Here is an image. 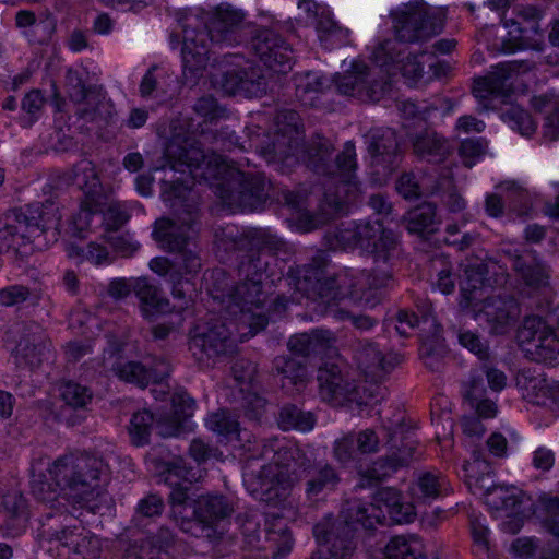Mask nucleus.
Segmentation results:
<instances>
[{"label": "nucleus", "instance_id": "24", "mask_svg": "<svg viewBox=\"0 0 559 559\" xmlns=\"http://www.w3.org/2000/svg\"><path fill=\"white\" fill-rule=\"evenodd\" d=\"M160 476L171 491L169 502L173 507H186L189 500V486L202 477V469L197 466H190L182 457H175L165 463V468Z\"/></svg>", "mask_w": 559, "mask_h": 559}, {"label": "nucleus", "instance_id": "59", "mask_svg": "<svg viewBox=\"0 0 559 559\" xmlns=\"http://www.w3.org/2000/svg\"><path fill=\"white\" fill-rule=\"evenodd\" d=\"M538 502L540 509L545 512V523L549 532L559 536V497L544 495Z\"/></svg>", "mask_w": 559, "mask_h": 559}, {"label": "nucleus", "instance_id": "32", "mask_svg": "<svg viewBox=\"0 0 559 559\" xmlns=\"http://www.w3.org/2000/svg\"><path fill=\"white\" fill-rule=\"evenodd\" d=\"M271 372L285 390H300L308 380L307 365L289 355L276 356L272 361Z\"/></svg>", "mask_w": 559, "mask_h": 559}, {"label": "nucleus", "instance_id": "51", "mask_svg": "<svg viewBox=\"0 0 559 559\" xmlns=\"http://www.w3.org/2000/svg\"><path fill=\"white\" fill-rule=\"evenodd\" d=\"M206 427L213 432L226 438L238 436L239 432L238 420L225 409H219L211 414L206 419Z\"/></svg>", "mask_w": 559, "mask_h": 559}, {"label": "nucleus", "instance_id": "43", "mask_svg": "<svg viewBox=\"0 0 559 559\" xmlns=\"http://www.w3.org/2000/svg\"><path fill=\"white\" fill-rule=\"evenodd\" d=\"M516 385L523 393V397L533 403H542L548 392L546 379L540 374H534L531 370H522L516 376Z\"/></svg>", "mask_w": 559, "mask_h": 559}, {"label": "nucleus", "instance_id": "26", "mask_svg": "<svg viewBox=\"0 0 559 559\" xmlns=\"http://www.w3.org/2000/svg\"><path fill=\"white\" fill-rule=\"evenodd\" d=\"M276 135L270 148L272 158L287 160L295 156L300 144V118L295 110L284 109L275 117Z\"/></svg>", "mask_w": 559, "mask_h": 559}, {"label": "nucleus", "instance_id": "28", "mask_svg": "<svg viewBox=\"0 0 559 559\" xmlns=\"http://www.w3.org/2000/svg\"><path fill=\"white\" fill-rule=\"evenodd\" d=\"M366 140L373 164L383 166L384 174H391L400 157L395 131L391 128H373L366 134Z\"/></svg>", "mask_w": 559, "mask_h": 559}, {"label": "nucleus", "instance_id": "4", "mask_svg": "<svg viewBox=\"0 0 559 559\" xmlns=\"http://www.w3.org/2000/svg\"><path fill=\"white\" fill-rule=\"evenodd\" d=\"M332 236L335 240L333 249L359 247L371 257L373 269L353 274L356 281L349 285L354 287L352 292L356 299H362L366 307L373 308L380 301L379 290L394 284V269L402 253L399 237L384 228L379 219L342 224Z\"/></svg>", "mask_w": 559, "mask_h": 559}, {"label": "nucleus", "instance_id": "3", "mask_svg": "<svg viewBox=\"0 0 559 559\" xmlns=\"http://www.w3.org/2000/svg\"><path fill=\"white\" fill-rule=\"evenodd\" d=\"M165 156L174 169L185 173L181 167H186L194 183H207L230 209L255 211L267 198V183L263 175L245 174L229 168L222 155H207L187 139H171L166 146Z\"/></svg>", "mask_w": 559, "mask_h": 559}, {"label": "nucleus", "instance_id": "55", "mask_svg": "<svg viewBox=\"0 0 559 559\" xmlns=\"http://www.w3.org/2000/svg\"><path fill=\"white\" fill-rule=\"evenodd\" d=\"M484 265H478L476 269L466 270V281L462 284V292L469 304H474L478 299V290H481L485 284Z\"/></svg>", "mask_w": 559, "mask_h": 559}, {"label": "nucleus", "instance_id": "13", "mask_svg": "<svg viewBox=\"0 0 559 559\" xmlns=\"http://www.w3.org/2000/svg\"><path fill=\"white\" fill-rule=\"evenodd\" d=\"M228 322L211 319L198 324L191 332L189 350L199 364L209 365L217 357L233 354L236 350L235 332L248 333L230 317Z\"/></svg>", "mask_w": 559, "mask_h": 559}, {"label": "nucleus", "instance_id": "34", "mask_svg": "<svg viewBox=\"0 0 559 559\" xmlns=\"http://www.w3.org/2000/svg\"><path fill=\"white\" fill-rule=\"evenodd\" d=\"M403 222L408 233L419 236L435 233L440 225L437 206L430 202H424L409 210L403 216Z\"/></svg>", "mask_w": 559, "mask_h": 559}, {"label": "nucleus", "instance_id": "8", "mask_svg": "<svg viewBox=\"0 0 559 559\" xmlns=\"http://www.w3.org/2000/svg\"><path fill=\"white\" fill-rule=\"evenodd\" d=\"M243 14L231 7H218L209 24L202 29L182 26V63L192 74L204 69L209 61V45L235 46L240 43L239 28Z\"/></svg>", "mask_w": 559, "mask_h": 559}, {"label": "nucleus", "instance_id": "20", "mask_svg": "<svg viewBox=\"0 0 559 559\" xmlns=\"http://www.w3.org/2000/svg\"><path fill=\"white\" fill-rule=\"evenodd\" d=\"M312 532L319 548L310 559H352L356 544L348 530L332 525L331 516L317 523Z\"/></svg>", "mask_w": 559, "mask_h": 559}, {"label": "nucleus", "instance_id": "45", "mask_svg": "<svg viewBox=\"0 0 559 559\" xmlns=\"http://www.w3.org/2000/svg\"><path fill=\"white\" fill-rule=\"evenodd\" d=\"M154 424L153 414L143 409L132 415L129 424L131 443L135 447H143L150 442L151 430Z\"/></svg>", "mask_w": 559, "mask_h": 559}, {"label": "nucleus", "instance_id": "12", "mask_svg": "<svg viewBox=\"0 0 559 559\" xmlns=\"http://www.w3.org/2000/svg\"><path fill=\"white\" fill-rule=\"evenodd\" d=\"M393 29L400 43H423L440 34L444 27L445 10L431 7L424 0H411L391 11Z\"/></svg>", "mask_w": 559, "mask_h": 559}, {"label": "nucleus", "instance_id": "58", "mask_svg": "<svg viewBox=\"0 0 559 559\" xmlns=\"http://www.w3.org/2000/svg\"><path fill=\"white\" fill-rule=\"evenodd\" d=\"M355 433H348L334 442V457L342 464L355 461L359 456V450Z\"/></svg>", "mask_w": 559, "mask_h": 559}, {"label": "nucleus", "instance_id": "9", "mask_svg": "<svg viewBox=\"0 0 559 559\" xmlns=\"http://www.w3.org/2000/svg\"><path fill=\"white\" fill-rule=\"evenodd\" d=\"M399 57L396 43L384 40L373 51V60L378 67L369 68L362 62H354L350 71L335 79L337 91L361 102H378L388 85L382 68L399 62Z\"/></svg>", "mask_w": 559, "mask_h": 559}, {"label": "nucleus", "instance_id": "6", "mask_svg": "<svg viewBox=\"0 0 559 559\" xmlns=\"http://www.w3.org/2000/svg\"><path fill=\"white\" fill-rule=\"evenodd\" d=\"M176 219L160 218L154 224L152 236L157 245L165 251L175 253L171 262L165 257H156L150 261V269L170 278L171 272H183L194 275L201 269V258L194 241L195 225L199 217L197 204H180Z\"/></svg>", "mask_w": 559, "mask_h": 559}, {"label": "nucleus", "instance_id": "23", "mask_svg": "<svg viewBox=\"0 0 559 559\" xmlns=\"http://www.w3.org/2000/svg\"><path fill=\"white\" fill-rule=\"evenodd\" d=\"M519 316L520 306L516 299L507 293L486 297L477 312V318L484 320L493 334H504Z\"/></svg>", "mask_w": 559, "mask_h": 559}, {"label": "nucleus", "instance_id": "47", "mask_svg": "<svg viewBox=\"0 0 559 559\" xmlns=\"http://www.w3.org/2000/svg\"><path fill=\"white\" fill-rule=\"evenodd\" d=\"M447 479L441 474L424 473L417 481L416 495L423 501L433 500L447 492Z\"/></svg>", "mask_w": 559, "mask_h": 559}, {"label": "nucleus", "instance_id": "18", "mask_svg": "<svg viewBox=\"0 0 559 559\" xmlns=\"http://www.w3.org/2000/svg\"><path fill=\"white\" fill-rule=\"evenodd\" d=\"M234 512V503L224 495H201L192 502V519H183L181 530L192 536L211 537L213 524L228 518Z\"/></svg>", "mask_w": 559, "mask_h": 559}, {"label": "nucleus", "instance_id": "37", "mask_svg": "<svg viewBox=\"0 0 559 559\" xmlns=\"http://www.w3.org/2000/svg\"><path fill=\"white\" fill-rule=\"evenodd\" d=\"M5 513V527L11 534H20L28 520L27 504L19 490H10L2 496L1 502Z\"/></svg>", "mask_w": 559, "mask_h": 559}, {"label": "nucleus", "instance_id": "35", "mask_svg": "<svg viewBox=\"0 0 559 559\" xmlns=\"http://www.w3.org/2000/svg\"><path fill=\"white\" fill-rule=\"evenodd\" d=\"M64 176L67 183L78 186L92 201L102 192V183L98 174L95 165L91 160H80Z\"/></svg>", "mask_w": 559, "mask_h": 559}, {"label": "nucleus", "instance_id": "11", "mask_svg": "<svg viewBox=\"0 0 559 559\" xmlns=\"http://www.w3.org/2000/svg\"><path fill=\"white\" fill-rule=\"evenodd\" d=\"M59 216L53 203H34L24 209H14L7 213L4 224L0 228V254L16 245V239L39 241V238L51 233L57 239Z\"/></svg>", "mask_w": 559, "mask_h": 559}, {"label": "nucleus", "instance_id": "50", "mask_svg": "<svg viewBox=\"0 0 559 559\" xmlns=\"http://www.w3.org/2000/svg\"><path fill=\"white\" fill-rule=\"evenodd\" d=\"M242 82L239 94L248 97H261L266 93L267 83L260 69L249 68L242 71Z\"/></svg>", "mask_w": 559, "mask_h": 559}, {"label": "nucleus", "instance_id": "48", "mask_svg": "<svg viewBox=\"0 0 559 559\" xmlns=\"http://www.w3.org/2000/svg\"><path fill=\"white\" fill-rule=\"evenodd\" d=\"M501 118L513 130L519 131V133L524 136H530L536 131L537 128V124L533 120L532 116L520 106H510L502 112Z\"/></svg>", "mask_w": 559, "mask_h": 559}, {"label": "nucleus", "instance_id": "31", "mask_svg": "<svg viewBox=\"0 0 559 559\" xmlns=\"http://www.w3.org/2000/svg\"><path fill=\"white\" fill-rule=\"evenodd\" d=\"M52 536L82 559H97L100 556V540L82 526L66 527Z\"/></svg>", "mask_w": 559, "mask_h": 559}, {"label": "nucleus", "instance_id": "15", "mask_svg": "<svg viewBox=\"0 0 559 559\" xmlns=\"http://www.w3.org/2000/svg\"><path fill=\"white\" fill-rule=\"evenodd\" d=\"M385 513L395 523H409L415 516L413 507L403 503L401 499L388 511H384L382 507L374 503L364 502L360 499H350L345 501L342 507V520L334 521L332 519V525L348 530L354 542V531L358 530V527L364 530L374 528L377 524L382 523L385 519Z\"/></svg>", "mask_w": 559, "mask_h": 559}, {"label": "nucleus", "instance_id": "10", "mask_svg": "<svg viewBox=\"0 0 559 559\" xmlns=\"http://www.w3.org/2000/svg\"><path fill=\"white\" fill-rule=\"evenodd\" d=\"M328 258L324 252H318L310 263L304 265L290 266L287 272L289 284L302 294H313L319 298V305L328 306L332 301H340L346 297L356 302L365 305L362 299H356L349 285L356 281L352 274H338L336 276H325Z\"/></svg>", "mask_w": 559, "mask_h": 559}, {"label": "nucleus", "instance_id": "61", "mask_svg": "<svg viewBox=\"0 0 559 559\" xmlns=\"http://www.w3.org/2000/svg\"><path fill=\"white\" fill-rule=\"evenodd\" d=\"M163 510V499L158 495L151 493L139 501L135 511V520L139 521L140 519H153L155 516H159Z\"/></svg>", "mask_w": 559, "mask_h": 559}, {"label": "nucleus", "instance_id": "1", "mask_svg": "<svg viewBox=\"0 0 559 559\" xmlns=\"http://www.w3.org/2000/svg\"><path fill=\"white\" fill-rule=\"evenodd\" d=\"M215 243L225 252H246L239 264L242 280L227 294L226 313L248 333H240V342L262 331L269 323L264 306L267 293L264 283L269 278V269L273 257L284 250L285 242L265 228H238L227 225L215 229Z\"/></svg>", "mask_w": 559, "mask_h": 559}, {"label": "nucleus", "instance_id": "53", "mask_svg": "<svg viewBox=\"0 0 559 559\" xmlns=\"http://www.w3.org/2000/svg\"><path fill=\"white\" fill-rule=\"evenodd\" d=\"M242 394V408L246 416L251 420H260L265 412L266 400L253 388H240Z\"/></svg>", "mask_w": 559, "mask_h": 559}, {"label": "nucleus", "instance_id": "29", "mask_svg": "<svg viewBox=\"0 0 559 559\" xmlns=\"http://www.w3.org/2000/svg\"><path fill=\"white\" fill-rule=\"evenodd\" d=\"M512 269L521 282L532 292L549 286L550 267L535 252H526L512 259Z\"/></svg>", "mask_w": 559, "mask_h": 559}, {"label": "nucleus", "instance_id": "2", "mask_svg": "<svg viewBox=\"0 0 559 559\" xmlns=\"http://www.w3.org/2000/svg\"><path fill=\"white\" fill-rule=\"evenodd\" d=\"M261 455L271 462L253 476L251 491L272 506L284 502L295 484H302L307 499L317 501L334 491L341 481L331 464L316 462L305 450L285 440L265 441Z\"/></svg>", "mask_w": 559, "mask_h": 559}, {"label": "nucleus", "instance_id": "22", "mask_svg": "<svg viewBox=\"0 0 559 559\" xmlns=\"http://www.w3.org/2000/svg\"><path fill=\"white\" fill-rule=\"evenodd\" d=\"M531 69L527 61H509L493 67L487 75L477 78L473 85V95L479 100L483 110L493 108L490 102L493 97L504 95L508 81L513 73L526 72Z\"/></svg>", "mask_w": 559, "mask_h": 559}, {"label": "nucleus", "instance_id": "57", "mask_svg": "<svg viewBox=\"0 0 559 559\" xmlns=\"http://www.w3.org/2000/svg\"><path fill=\"white\" fill-rule=\"evenodd\" d=\"M257 365L243 357L237 358L231 366V373L235 381L241 386L253 388V381L257 376Z\"/></svg>", "mask_w": 559, "mask_h": 559}, {"label": "nucleus", "instance_id": "21", "mask_svg": "<svg viewBox=\"0 0 559 559\" xmlns=\"http://www.w3.org/2000/svg\"><path fill=\"white\" fill-rule=\"evenodd\" d=\"M251 45L255 55L270 70L276 73H287L292 70L293 49L273 28L258 29Z\"/></svg>", "mask_w": 559, "mask_h": 559}, {"label": "nucleus", "instance_id": "63", "mask_svg": "<svg viewBox=\"0 0 559 559\" xmlns=\"http://www.w3.org/2000/svg\"><path fill=\"white\" fill-rule=\"evenodd\" d=\"M193 108L206 121H213L225 116V109L217 104L213 96L200 97Z\"/></svg>", "mask_w": 559, "mask_h": 559}, {"label": "nucleus", "instance_id": "44", "mask_svg": "<svg viewBox=\"0 0 559 559\" xmlns=\"http://www.w3.org/2000/svg\"><path fill=\"white\" fill-rule=\"evenodd\" d=\"M60 395L64 404L75 411H85L93 400V391L87 385L75 381L63 383Z\"/></svg>", "mask_w": 559, "mask_h": 559}, {"label": "nucleus", "instance_id": "30", "mask_svg": "<svg viewBox=\"0 0 559 559\" xmlns=\"http://www.w3.org/2000/svg\"><path fill=\"white\" fill-rule=\"evenodd\" d=\"M335 345V336L329 330L294 334L287 342L289 352L302 358L326 355Z\"/></svg>", "mask_w": 559, "mask_h": 559}, {"label": "nucleus", "instance_id": "16", "mask_svg": "<svg viewBox=\"0 0 559 559\" xmlns=\"http://www.w3.org/2000/svg\"><path fill=\"white\" fill-rule=\"evenodd\" d=\"M385 429L391 453L379 457L365 472L364 478L369 481L383 480L400 467L407 465L414 457L415 445L411 437V427L405 424L404 416L399 414L396 419L390 420Z\"/></svg>", "mask_w": 559, "mask_h": 559}, {"label": "nucleus", "instance_id": "42", "mask_svg": "<svg viewBox=\"0 0 559 559\" xmlns=\"http://www.w3.org/2000/svg\"><path fill=\"white\" fill-rule=\"evenodd\" d=\"M314 424V415L311 412L300 409L296 405H285L278 414V425L283 430L310 431Z\"/></svg>", "mask_w": 559, "mask_h": 559}, {"label": "nucleus", "instance_id": "19", "mask_svg": "<svg viewBox=\"0 0 559 559\" xmlns=\"http://www.w3.org/2000/svg\"><path fill=\"white\" fill-rule=\"evenodd\" d=\"M317 380L319 393L328 402L367 405L371 397L366 394L365 386L349 381L344 374L342 366L336 362H324L318 370Z\"/></svg>", "mask_w": 559, "mask_h": 559}, {"label": "nucleus", "instance_id": "40", "mask_svg": "<svg viewBox=\"0 0 559 559\" xmlns=\"http://www.w3.org/2000/svg\"><path fill=\"white\" fill-rule=\"evenodd\" d=\"M265 538L275 547L274 557H285L294 545L290 530L282 516L265 522Z\"/></svg>", "mask_w": 559, "mask_h": 559}, {"label": "nucleus", "instance_id": "27", "mask_svg": "<svg viewBox=\"0 0 559 559\" xmlns=\"http://www.w3.org/2000/svg\"><path fill=\"white\" fill-rule=\"evenodd\" d=\"M407 140L412 144L416 156L429 163H441L449 153V146L443 136L426 123L418 124L412 129L407 126Z\"/></svg>", "mask_w": 559, "mask_h": 559}, {"label": "nucleus", "instance_id": "62", "mask_svg": "<svg viewBox=\"0 0 559 559\" xmlns=\"http://www.w3.org/2000/svg\"><path fill=\"white\" fill-rule=\"evenodd\" d=\"M31 289L24 285H10L0 289V305L13 307L25 302L31 297Z\"/></svg>", "mask_w": 559, "mask_h": 559}, {"label": "nucleus", "instance_id": "39", "mask_svg": "<svg viewBox=\"0 0 559 559\" xmlns=\"http://www.w3.org/2000/svg\"><path fill=\"white\" fill-rule=\"evenodd\" d=\"M532 106L539 112H547L543 126L544 136L550 141L559 139V99L554 95L535 96Z\"/></svg>", "mask_w": 559, "mask_h": 559}, {"label": "nucleus", "instance_id": "17", "mask_svg": "<svg viewBox=\"0 0 559 559\" xmlns=\"http://www.w3.org/2000/svg\"><path fill=\"white\" fill-rule=\"evenodd\" d=\"M513 13L516 17H507L506 14L502 16L503 26L508 33L499 50L504 53L524 49L542 50L543 36L538 23L542 12L535 7H525L514 8Z\"/></svg>", "mask_w": 559, "mask_h": 559}, {"label": "nucleus", "instance_id": "14", "mask_svg": "<svg viewBox=\"0 0 559 559\" xmlns=\"http://www.w3.org/2000/svg\"><path fill=\"white\" fill-rule=\"evenodd\" d=\"M518 341L525 357L537 364H559V326L551 317L527 316L518 330Z\"/></svg>", "mask_w": 559, "mask_h": 559}, {"label": "nucleus", "instance_id": "46", "mask_svg": "<svg viewBox=\"0 0 559 559\" xmlns=\"http://www.w3.org/2000/svg\"><path fill=\"white\" fill-rule=\"evenodd\" d=\"M500 187L507 192L510 210L521 218L528 216L532 202L526 189L515 181H504Z\"/></svg>", "mask_w": 559, "mask_h": 559}, {"label": "nucleus", "instance_id": "36", "mask_svg": "<svg viewBox=\"0 0 559 559\" xmlns=\"http://www.w3.org/2000/svg\"><path fill=\"white\" fill-rule=\"evenodd\" d=\"M134 295L139 298L145 317L166 312L168 309L169 302L163 296L162 289L147 277L135 278Z\"/></svg>", "mask_w": 559, "mask_h": 559}, {"label": "nucleus", "instance_id": "38", "mask_svg": "<svg viewBox=\"0 0 559 559\" xmlns=\"http://www.w3.org/2000/svg\"><path fill=\"white\" fill-rule=\"evenodd\" d=\"M386 559H428L420 539L394 536L384 547Z\"/></svg>", "mask_w": 559, "mask_h": 559}, {"label": "nucleus", "instance_id": "33", "mask_svg": "<svg viewBox=\"0 0 559 559\" xmlns=\"http://www.w3.org/2000/svg\"><path fill=\"white\" fill-rule=\"evenodd\" d=\"M33 328H38L34 324H19L15 332L21 334L20 340L16 342L12 356L14 364L17 368H35L41 359V347L38 345L39 337L33 332Z\"/></svg>", "mask_w": 559, "mask_h": 559}, {"label": "nucleus", "instance_id": "5", "mask_svg": "<svg viewBox=\"0 0 559 559\" xmlns=\"http://www.w3.org/2000/svg\"><path fill=\"white\" fill-rule=\"evenodd\" d=\"M333 151L329 140L318 138L307 150V166L330 183L323 193L329 214H343L359 193L356 148L352 141H347L335 156Z\"/></svg>", "mask_w": 559, "mask_h": 559}, {"label": "nucleus", "instance_id": "7", "mask_svg": "<svg viewBox=\"0 0 559 559\" xmlns=\"http://www.w3.org/2000/svg\"><path fill=\"white\" fill-rule=\"evenodd\" d=\"M48 473L69 501L83 506L99 495L110 469L99 455L69 452L58 456Z\"/></svg>", "mask_w": 559, "mask_h": 559}, {"label": "nucleus", "instance_id": "54", "mask_svg": "<svg viewBox=\"0 0 559 559\" xmlns=\"http://www.w3.org/2000/svg\"><path fill=\"white\" fill-rule=\"evenodd\" d=\"M485 393L484 372H481L479 368L472 370L468 379L462 384L463 399L468 402L471 407H474L475 403L483 399Z\"/></svg>", "mask_w": 559, "mask_h": 559}, {"label": "nucleus", "instance_id": "52", "mask_svg": "<svg viewBox=\"0 0 559 559\" xmlns=\"http://www.w3.org/2000/svg\"><path fill=\"white\" fill-rule=\"evenodd\" d=\"M45 99L37 90L27 93L21 103L22 115L19 118L23 128L31 127L40 116Z\"/></svg>", "mask_w": 559, "mask_h": 559}, {"label": "nucleus", "instance_id": "56", "mask_svg": "<svg viewBox=\"0 0 559 559\" xmlns=\"http://www.w3.org/2000/svg\"><path fill=\"white\" fill-rule=\"evenodd\" d=\"M433 323V318L429 313H423L419 318L416 313L409 312L407 310H400L396 314V332L406 337L409 334L411 330H414L416 326H420L421 324Z\"/></svg>", "mask_w": 559, "mask_h": 559}, {"label": "nucleus", "instance_id": "49", "mask_svg": "<svg viewBox=\"0 0 559 559\" xmlns=\"http://www.w3.org/2000/svg\"><path fill=\"white\" fill-rule=\"evenodd\" d=\"M338 301H332L322 310V313L332 317L338 321H349L356 329L361 331L371 330L377 320L365 314H353L349 311L338 307Z\"/></svg>", "mask_w": 559, "mask_h": 559}, {"label": "nucleus", "instance_id": "60", "mask_svg": "<svg viewBox=\"0 0 559 559\" xmlns=\"http://www.w3.org/2000/svg\"><path fill=\"white\" fill-rule=\"evenodd\" d=\"M487 143L484 139H467L462 141L460 145V155L463 164L472 168L476 160L486 153Z\"/></svg>", "mask_w": 559, "mask_h": 559}, {"label": "nucleus", "instance_id": "25", "mask_svg": "<svg viewBox=\"0 0 559 559\" xmlns=\"http://www.w3.org/2000/svg\"><path fill=\"white\" fill-rule=\"evenodd\" d=\"M111 370L120 380L146 388L151 383L163 382L171 368L165 358H155L148 365L119 360L112 364Z\"/></svg>", "mask_w": 559, "mask_h": 559}, {"label": "nucleus", "instance_id": "64", "mask_svg": "<svg viewBox=\"0 0 559 559\" xmlns=\"http://www.w3.org/2000/svg\"><path fill=\"white\" fill-rule=\"evenodd\" d=\"M395 189L406 200L417 199L423 194V189L415 175L404 173L396 181Z\"/></svg>", "mask_w": 559, "mask_h": 559}, {"label": "nucleus", "instance_id": "41", "mask_svg": "<svg viewBox=\"0 0 559 559\" xmlns=\"http://www.w3.org/2000/svg\"><path fill=\"white\" fill-rule=\"evenodd\" d=\"M328 78L316 72H307L295 76L296 96L305 105H313V100L319 93L329 87Z\"/></svg>", "mask_w": 559, "mask_h": 559}]
</instances>
